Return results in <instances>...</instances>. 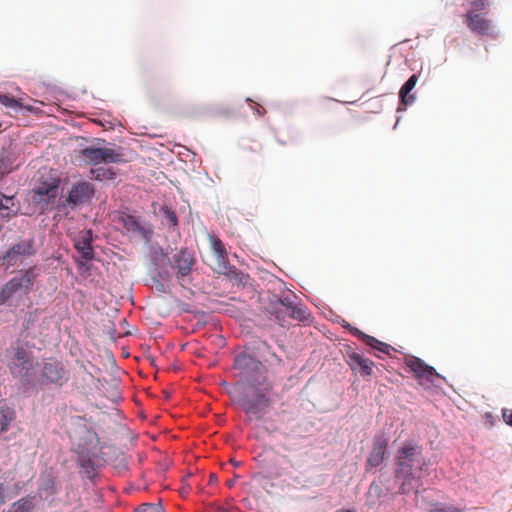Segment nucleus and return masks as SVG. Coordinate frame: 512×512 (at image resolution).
Here are the masks:
<instances>
[{
  "label": "nucleus",
  "instance_id": "10",
  "mask_svg": "<svg viewBox=\"0 0 512 512\" xmlns=\"http://www.w3.org/2000/svg\"><path fill=\"white\" fill-rule=\"evenodd\" d=\"M93 232L85 230L74 239V248L79 253L82 260H76L79 269L88 270V266L84 261H90L94 258V250L92 247Z\"/></svg>",
  "mask_w": 512,
  "mask_h": 512
},
{
  "label": "nucleus",
  "instance_id": "22",
  "mask_svg": "<svg viewBox=\"0 0 512 512\" xmlns=\"http://www.w3.org/2000/svg\"><path fill=\"white\" fill-rule=\"evenodd\" d=\"M115 177L116 171L112 168L99 166L90 170V178L96 181L113 180Z\"/></svg>",
  "mask_w": 512,
  "mask_h": 512
},
{
  "label": "nucleus",
  "instance_id": "15",
  "mask_svg": "<svg viewBox=\"0 0 512 512\" xmlns=\"http://www.w3.org/2000/svg\"><path fill=\"white\" fill-rule=\"evenodd\" d=\"M405 363L418 379L433 383L434 377H440L432 366L427 365L418 357L411 356L406 359Z\"/></svg>",
  "mask_w": 512,
  "mask_h": 512
},
{
  "label": "nucleus",
  "instance_id": "20",
  "mask_svg": "<svg viewBox=\"0 0 512 512\" xmlns=\"http://www.w3.org/2000/svg\"><path fill=\"white\" fill-rule=\"evenodd\" d=\"M350 366L352 368L359 367L363 376H369L372 373L373 362L358 353H352L350 356Z\"/></svg>",
  "mask_w": 512,
  "mask_h": 512
},
{
  "label": "nucleus",
  "instance_id": "33",
  "mask_svg": "<svg viewBox=\"0 0 512 512\" xmlns=\"http://www.w3.org/2000/svg\"><path fill=\"white\" fill-rule=\"evenodd\" d=\"M3 201L12 202V197H7L4 194L0 193V210H8L9 206L4 205Z\"/></svg>",
  "mask_w": 512,
  "mask_h": 512
},
{
  "label": "nucleus",
  "instance_id": "2",
  "mask_svg": "<svg viewBox=\"0 0 512 512\" xmlns=\"http://www.w3.org/2000/svg\"><path fill=\"white\" fill-rule=\"evenodd\" d=\"M234 368L250 387H259L261 391L271 390L265 366L252 355L246 352L238 354L234 360Z\"/></svg>",
  "mask_w": 512,
  "mask_h": 512
},
{
  "label": "nucleus",
  "instance_id": "30",
  "mask_svg": "<svg viewBox=\"0 0 512 512\" xmlns=\"http://www.w3.org/2000/svg\"><path fill=\"white\" fill-rule=\"evenodd\" d=\"M135 512H163V508L159 504H142Z\"/></svg>",
  "mask_w": 512,
  "mask_h": 512
},
{
  "label": "nucleus",
  "instance_id": "8",
  "mask_svg": "<svg viewBox=\"0 0 512 512\" xmlns=\"http://www.w3.org/2000/svg\"><path fill=\"white\" fill-rule=\"evenodd\" d=\"M59 182L58 178L39 181L31 192V201L42 208L52 203L58 196Z\"/></svg>",
  "mask_w": 512,
  "mask_h": 512
},
{
  "label": "nucleus",
  "instance_id": "3",
  "mask_svg": "<svg viewBox=\"0 0 512 512\" xmlns=\"http://www.w3.org/2000/svg\"><path fill=\"white\" fill-rule=\"evenodd\" d=\"M31 384L27 386H62L68 380L67 371L62 362L55 359L44 360L42 363H36L32 374Z\"/></svg>",
  "mask_w": 512,
  "mask_h": 512
},
{
  "label": "nucleus",
  "instance_id": "14",
  "mask_svg": "<svg viewBox=\"0 0 512 512\" xmlns=\"http://www.w3.org/2000/svg\"><path fill=\"white\" fill-rule=\"evenodd\" d=\"M465 17V23L471 31L479 35L495 36L494 26L484 14L468 12Z\"/></svg>",
  "mask_w": 512,
  "mask_h": 512
},
{
  "label": "nucleus",
  "instance_id": "32",
  "mask_svg": "<svg viewBox=\"0 0 512 512\" xmlns=\"http://www.w3.org/2000/svg\"><path fill=\"white\" fill-rule=\"evenodd\" d=\"M502 416L506 424L512 427V409H503Z\"/></svg>",
  "mask_w": 512,
  "mask_h": 512
},
{
  "label": "nucleus",
  "instance_id": "19",
  "mask_svg": "<svg viewBox=\"0 0 512 512\" xmlns=\"http://www.w3.org/2000/svg\"><path fill=\"white\" fill-rule=\"evenodd\" d=\"M355 335H357L366 345L382 353L389 354L391 350H394V348L389 344L381 342L378 339L369 336L358 329H355Z\"/></svg>",
  "mask_w": 512,
  "mask_h": 512
},
{
  "label": "nucleus",
  "instance_id": "36",
  "mask_svg": "<svg viewBox=\"0 0 512 512\" xmlns=\"http://www.w3.org/2000/svg\"><path fill=\"white\" fill-rule=\"evenodd\" d=\"M216 481V476L214 474L210 475V482Z\"/></svg>",
  "mask_w": 512,
  "mask_h": 512
},
{
  "label": "nucleus",
  "instance_id": "16",
  "mask_svg": "<svg viewBox=\"0 0 512 512\" xmlns=\"http://www.w3.org/2000/svg\"><path fill=\"white\" fill-rule=\"evenodd\" d=\"M193 263V256L186 249L181 250L177 255L175 264L177 274L181 278V285L184 284L185 278L189 275Z\"/></svg>",
  "mask_w": 512,
  "mask_h": 512
},
{
  "label": "nucleus",
  "instance_id": "27",
  "mask_svg": "<svg viewBox=\"0 0 512 512\" xmlns=\"http://www.w3.org/2000/svg\"><path fill=\"white\" fill-rule=\"evenodd\" d=\"M163 217L166 221V225L169 227H176L178 225V219L176 213L168 207L162 208Z\"/></svg>",
  "mask_w": 512,
  "mask_h": 512
},
{
  "label": "nucleus",
  "instance_id": "4",
  "mask_svg": "<svg viewBox=\"0 0 512 512\" xmlns=\"http://www.w3.org/2000/svg\"><path fill=\"white\" fill-rule=\"evenodd\" d=\"M12 357L9 359L8 367L14 377L21 379L24 385L31 384L32 374L35 366L33 363L32 351L26 349L20 343L12 347Z\"/></svg>",
  "mask_w": 512,
  "mask_h": 512
},
{
  "label": "nucleus",
  "instance_id": "38",
  "mask_svg": "<svg viewBox=\"0 0 512 512\" xmlns=\"http://www.w3.org/2000/svg\"><path fill=\"white\" fill-rule=\"evenodd\" d=\"M2 127V123L0 122V128Z\"/></svg>",
  "mask_w": 512,
  "mask_h": 512
},
{
  "label": "nucleus",
  "instance_id": "28",
  "mask_svg": "<svg viewBox=\"0 0 512 512\" xmlns=\"http://www.w3.org/2000/svg\"><path fill=\"white\" fill-rule=\"evenodd\" d=\"M427 512H464V510L459 509L452 505L436 503Z\"/></svg>",
  "mask_w": 512,
  "mask_h": 512
},
{
  "label": "nucleus",
  "instance_id": "31",
  "mask_svg": "<svg viewBox=\"0 0 512 512\" xmlns=\"http://www.w3.org/2000/svg\"><path fill=\"white\" fill-rule=\"evenodd\" d=\"M41 489L46 491L48 494L56 493L55 483L51 476L47 477L41 485Z\"/></svg>",
  "mask_w": 512,
  "mask_h": 512
},
{
  "label": "nucleus",
  "instance_id": "17",
  "mask_svg": "<svg viewBox=\"0 0 512 512\" xmlns=\"http://www.w3.org/2000/svg\"><path fill=\"white\" fill-rule=\"evenodd\" d=\"M119 223L128 232L137 233L145 239H148L151 234V231L144 228L135 216L123 214L119 217Z\"/></svg>",
  "mask_w": 512,
  "mask_h": 512
},
{
  "label": "nucleus",
  "instance_id": "24",
  "mask_svg": "<svg viewBox=\"0 0 512 512\" xmlns=\"http://www.w3.org/2000/svg\"><path fill=\"white\" fill-rule=\"evenodd\" d=\"M16 168L13 154L5 153L0 158V175H6Z\"/></svg>",
  "mask_w": 512,
  "mask_h": 512
},
{
  "label": "nucleus",
  "instance_id": "25",
  "mask_svg": "<svg viewBox=\"0 0 512 512\" xmlns=\"http://www.w3.org/2000/svg\"><path fill=\"white\" fill-rule=\"evenodd\" d=\"M0 103L3 104L6 107L10 108H25L28 111H32L33 108L31 106H27L24 103H22V99H15L8 95L0 94Z\"/></svg>",
  "mask_w": 512,
  "mask_h": 512
},
{
  "label": "nucleus",
  "instance_id": "6",
  "mask_svg": "<svg viewBox=\"0 0 512 512\" xmlns=\"http://www.w3.org/2000/svg\"><path fill=\"white\" fill-rule=\"evenodd\" d=\"M253 391H245L243 395L238 398V403L241 409L247 415V419L260 420L266 413V409L270 405V401L266 396L268 391H261L259 387H250Z\"/></svg>",
  "mask_w": 512,
  "mask_h": 512
},
{
  "label": "nucleus",
  "instance_id": "34",
  "mask_svg": "<svg viewBox=\"0 0 512 512\" xmlns=\"http://www.w3.org/2000/svg\"><path fill=\"white\" fill-rule=\"evenodd\" d=\"M3 490H4L3 484L0 483V505H2L5 502Z\"/></svg>",
  "mask_w": 512,
  "mask_h": 512
},
{
  "label": "nucleus",
  "instance_id": "12",
  "mask_svg": "<svg viewBox=\"0 0 512 512\" xmlns=\"http://www.w3.org/2000/svg\"><path fill=\"white\" fill-rule=\"evenodd\" d=\"M36 253L33 239H23L14 244L3 256L7 265H15L20 258L30 257Z\"/></svg>",
  "mask_w": 512,
  "mask_h": 512
},
{
  "label": "nucleus",
  "instance_id": "11",
  "mask_svg": "<svg viewBox=\"0 0 512 512\" xmlns=\"http://www.w3.org/2000/svg\"><path fill=\"white\" fill-rule=\"evenodd\" d=\"M209 242L214 256V261L211 263L213 271L219 274H227L232 267L229 265L228 254L223 242L215 236H209Z\"/></svg>",
  "mask_w": 512,
  "mask_h": 512
},
{
  "label": "nucleus",
  "instance_id": "5",
  "mask_svg": "<svg viewBox=\"0 0 512 512\" xmlns=\"http://www.w3.org/2000/svg\"><path fill=\"white\" fill-rule=\"evenodd\" d=\"M38 275L37 270L31 267L12 277L0 290V306L7 304L21 292L29 294Z\"/></svg>",
  "mask_w": 512,
  "mask_h": 512
},
{
  "label": "nucleus",
  "instance_id": "9",
  "mask_svg": "<svg viewBox=\"0 0 512 512\" xmlns=\"http://www.w3.org/2000/svg\"><path fill=\"white\" fill-rule=\"evenodd\" d=\"M95 193L94 186L87 181L74 183L67 195V204L74 208L89 203Z\"/></svg>",
  "mask_w": 512,
  "mask_h": 512
},
{
  "label": "nucleus",
  "instance_id": "13",
  "mask_svg": "<svg viewBox=\"0 0 512 512\" xmlns=\"http://www.w3.org/2000/svg\"><path fill=\"white\" fill-rule=\"evenodd\" d=\"M388 439L383 435L374 438L371 452L366 461V470L376 468L387 457Z\"/></svg>",
  "mask_w": 512,
  "mask_h": 512
},
{
  "label": "nucleus",
  "instance_id": "37",
  "mask_svg": "<svg viewBox=\"0 0 512 512\" xmlns=\"http://www.w3.org/2000/svg\"><path fill=\"white\" fill-rule=\"evenodd\" d=\"M233 484H234V481H233V480H229V481L227 482V485H228L229 487H232V486H233Z\"/></svg>",
  "mask_w": 512,
  "mask_h": 512
},
{
  "label": "nucleus",
  "instance_id": "1",
  "mask_svg": "<svg viewBox=\"0 0 512 512\" xmlns=\"http://www.w3.org/2000/svg\"><path fill=\"white\" fill-rule=\"evenodd\" d=\"M395 477L403 480L401 491L404 493L406 483L416 477L417 470H424L427 464L422 455V448L413 441H405L397 450L394 458Z\"/></svg>",
  "mask_w": 512,
  "mask_h": 512
},
{
  "label": "nucleus",
  "instance_id": "21",
  "mask_svg": "<svg viewBox=\"0 0 512 512\" xmlns=\"http://www.w3.org/2000/svg\"><path fill=\"white\" fill-rule=\"evenodd\" d=\"M15 419V411L5 402H0V434L7 431L10 423Z\"/></svg>",
  "mask_w": 512,
  "mask_h": 512
},
{
  "label": "nucleus",
  "instance_id": "18",
  "mask_svg": "<svg viewBox=\"0 0 512 512\" xmlns=\"http://www.w3.org/2000/svg\"><path fill=\"white\" fill-rule=\"evenodd\" d=\"M417 82H418V75L413 74L401 87V89L399 91V97H400L401 103H403L404 105H406V106L410 105L415 101V95L410 94V93L416 86Z\"/></svg>",
  "mask_w": 512,
  "mask_h": 512
},
{
  "label": "nucleus",
  "instance_id": "7",
  "mask_svg": "<svg viewBox=\"0 0 512 512\" xmlns=\"http://www.w3.org/2000/svg\"><path fill=\"white\" fill-rule=\"evenodd\" d=\"M81 155L88 164L98 165L100 163H123L126 162L124 158L123 148H110V147H93L89 146L81 151Z\"/></svg>",
  "mask_w": 512,
  "mask_h": 512
},
{
  "label": "nucleus",
  "instance_id": "29",
  "mask_svg": "<svg viewBox=\"0 0 512 512\" xmlns=\"http://www.w3.org/2000/svg\"><path fill=\"white\" fill-rule=\"evenodd\" d=\"M15 512H28L32 509L33 504L30 500L20 499L14 504Z\"/></svg>",
  "mask_w": 512,
  "mask_h": 512
},
{
  "label": "nucleus",
  "instance_id": "35",
  "mask_svg": "<svg viewBox=\"0 0 512 512\" xmlns=\"http://www.w3.org/2000/svg\"><path fill=\"white\" fill-rule=\"evenodd\" d=\"M336 512H355L354 510H350V509H342V510H339V511H336Z\"/></svg>",
  "mask_w": 512,
  "mask_h": 512
},
{
  "label": "nucleus",
  "instance_id": "26",
  "mask_svg": "<svg viewBox=\"0 0 512 512\" xmlns=\"http://www.w3.org/2000/svg\"><path fill=\"white\" fill-rule=\"evenodd\" d=\"M78 464L81 468L84 469V473L89 477L91 478L93 475H94V463L93 461L91 460L90 457L88 456H85V455H80L78 457Z\"/></svg>",
  "mask_w": 512,
  "mask_h": 512
},
{
  "label": "nucleus",
  "instance_id": "23",
  "mask_svg": "<svg viewBox=\"0 0 512 512\" xmlns=\"http://www.w3.org/2000/svg\"><path fill=\"white\" fill-rule=\"evenodd\" d=\"M283 307L284 309L281 312L290 318L300 322H306L308 320L309 315L306 314V311L302 307L286 305L284 302Z\"/></svg>",
  "mask_w": 512,
  "mask_h": 512
}]
</instances>
